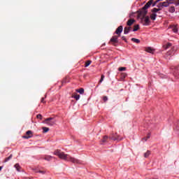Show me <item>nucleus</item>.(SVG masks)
<instances>
[{"label":"nucleus","mask_w":179,"mask_h":179,"mask_svg":"<svg viewBox=\"0 0 179 179\" xmlns=\"http://www.w3.org/2000/svg\"><path fill=\"white\" fill-rule=\"evenodd\" d=\"M54 155L58 156L59 159L66 160V162H71V163H73V164H80V160L73 157H71L69 155L65 154V152L61 151V150H56L54 152Z\"/></svg>","instance_id":"obj_1"},{"label":"nucleus","mask_w":179,"mask_h":179,"mask_svg":"<svg viewBox=\"0 0 179 179\" xmlns=\"http://www.w3.org/2000/svg\"><path fill=\"white\" fill-rule=\"evenodd\" d=\"M141 23H143V26H149V24H150V19L149 18V16L141 17Z\"/></svg>","instance_id":"obj_2"},{"label":"nucleus","mask_w":179,"mask_h":179,"mask_svg":"<svg viewBox=\"0 0 179 179\" xmlns=\"http://www.w3.org/2000/svg\"><path fill=\"white\" fill-rule=\"evenodd\" d=\"M148 8H145V6L143 7L142 10L138 13V17H146L148 15Z\"/></svg>","instance_id":"obj_3"},{"label":"nucleus","mask_w":179,"mask_h":179,"mask_svg":"<svg viewBox=\"0 0 179 179\" xmlns=\"http://www.w3.org/2000/svg\"><path fill=\"white\" fill-rule=\"evenodd\" d=\"M45 124L49 125L50 127H52V125L55 124V120H54L53 117H48L45 120Z\"/></svg>","instance_id":"obj_4"},{"label":"nucleus","mask_w":179,"mask_h":179,"mask_svg":"<svg viewBox=\"0 0 179 179\" xmlns=\"http://www.w3.org/2000/svg\"><path fill=\"white\" fill-rule=\"evenodd\" d=\"M176 52V50H174V48H171V50H169L166 54V59H170V57H173Z\"/></svg>","instance_id":"obj_5"},{"label":"nucleus","mask_w":179,"mask_h":179,"mask_svg":"<svg viewBox=\"0 0 179 179\" xmlns=\"http://www.w3.org/2000/svg\"><path fill=\"white\" fill-rule=\"evenodd\" d=\"M33 137V131L29 130L26 132V136H22L24 139H30V138Z\"/></svg>","instance_id":"obj_6"},{"label":"nucleus","mask_w":179,"mask_h":179,"mask_svg":"<svg viewBox=\"0 0 179 179\" xmlns=\"http://www.w3.org/2000/svg\"><path fill=\"white\" fill-rule=\"evenodd\" d=\"M109 139H111L112 141H121L120 136L114 134H112L109 136Z\"/></svg>","instance_id":"obj_7"},{"label":"nucleus","mask_w":179,"mask_h":179,"mask_svg":"<svg viewBox=\"0 0 179 179\" xmlns=\"http://www.w3.org/2000/svg\"><path fill=\"white\" fill-rule=\"evenodd\" d=\"M118 36H114L110 38V43H112V44L113 45H115V44H117V43H118Z\"/></svg>","instance_id":"obj_8"},{"label":"nucleus","mask_w":179,"mask_h":179,"mask_svg":"<svg viewBox=\"0 0 179 179\" xmlns=\"http://www.w3.org/2000/svg\"><path fill=\"white\" fill-rule=\"evenodd\" d=\"M122 30H124V28L122 25L118 27L115 31V34H117V36L120 37L121 36V33H122Z\"/></svg>","instance_id":"obj_9"},{"label":"nucleus","mask_w":179,"mask_h":179,"mask_svg":"<svg viewBox=\"0 0 179 179\" xmlns=\"http://www.w3.org/2000/svg\"><path fill=\"white\" fill-rule=\"evenodd\" d=\"M155 3H153V0H150L148 3L144 6V9H149L152 5L153 6Z\"/></svg>","instance_id":"obj_10"},{"label":"nucleus","mask_w":179,"mask_h":179,"mask_svg":"<svg viewBox=\"0 0 179 179\" xmlns=\"http://www.w3.org/2000/svg\"><path fill=\"white\" fill-rule=\"evenodd\" d=\"M169 29H171L173 33H178V27L177 25H170Z\"/></svg>","instance_id":"obj_11"},{"label":"nucleus","mask_w":179,"mask_h":179,"mask_svg":"<svg viewBox=\"0 0 179 179\" xmlns=\"http://www.w3.org/2000/svg\"><path fill=\"white\" fill-rule=\"evenodd\" d=\"M172 45H173L171 43H168L163 45V48L164 50H168V48H173Z\"/></svg>","instance_id":"obj_12"},{"label":"nucleus","mask_w":179,"mask_h":179,"mask_svg":"<svg viewBox=\"0 0 179 179\" xmlns=\"http://www.w3.org/2000/svg\"><path fill=\"white\" fill-rule=\"evenodd\" d=\"M146 52H149L150 54H153V52H155V49L150 48V47H148L145 48Z\"/></svg>","instance_id":"obj_13"},{"label":"nucleus","mask_w":179,"mask_h":179,"mask_svg":"<svg viewBox=\"0 0 179 179\" xmlns=\"http://www.w3.org/2000/svg\"><path fill=\"white\" fill-rule=\"evenodd\" d=\"M169 2H170V3H173L174 5H176V6H178L179 5V0H168Z\"/></svg>","instance_id":"obj_14"},{"label":"nucleus","mask_w":179,"mask_h":179,"mask_svg":"<svg viewBox=\"0 0 179 179\" xmlns=\"http://www.w3.org/2000/svg\"><path fill=\"white\" fill-rule=\"evenodd\" d=\"M134 23H135V20L134 19H129L127 21V26H132Z\"/></svg>","instance_id":"obj_15"},{"label":"nucleus","mask_w":179,"mask_h":179,"mask_svg":"<svg viewBox=\"0 0 179 179\" xmlns=\"http://www.w3.org/2000/svg\"><path fill=\"white\" fill-rule=\"evenodd\" d=\"M171 4L170 1H169V0H166V1L162 2V6L164 8H167V6H169V5Z\"/></svg>","instance_id":"obj_16"},{"label":"nucleus","mask_w":179,"mask_h":179,"mask_svg":"<svg viewBox=\"0 0 179 179\" xmlns=\"http://www.w3.org/2000/svg\"><path fill=\"white\" fill-rule=\"evenodd\" d=\"M108 137L107 136H104L102 140L101 141V142H102V143H106L108 142Z\"/></svg>","instance_id":"obj_17"},{"label":"nucleus","mask_w":179,"mask_h":179,"mask_svg":"<svg viewBox=\"0 0 179 179\" xmlns=\"http://www.w3.org/2000/svg\"><path fill=\"white\" fill-rule=\"evenodd\" d=\"M157 17V14L153 13L150 15V18L152 20H156V17Z\"/></svg>","instance_id":"obj_18"},{"label":"nucleus","mask_w":179,"mask_h":179,"mask_svg":"<svg viewBox=\"0 0 179 179\" xmlns=\"http://www.w3.org/2000/svg\"><path fill=\"white\" fill-rule=\"evenodd\" d=\"M72 97H73V99H76V100H79V99H80V95L75 93L72 95Z\"/></svg>","instance_id":"obj_19"},{"label":"nucleus","mask_w":179,"mask_h":179,"mask_svg":"<svg viewBox=\"0 0 179 179\" xmlns=\"http://www.w3.org/2000/svg\"><path fill=\"white\" fill-rule=\"evenodd\" d=\"M159 10H162V8H154L151 12H152V13H157V12H159Z\"/></svg>","instance_id":"obj_20"},{"label":"nucleus","mask_w":179,"mask_h":179,"mask_svg":"<svg viewBox=\"0 0 179 179\" xmlns=\"http://www.w3.org/2000/svg\"><path fill=\"white\" fill-rule=\"evenodd\" d=\"M12 157H13V155L11 154L9 157H6L4 159V163H7V162H9V160H10V159H12Z\"/></svg>","instance_id":"obj_21"},{"label":"nucleus","mask_w":179,"mask_h":179,"mask_svg":"<svg viewBox=\"0 0 179 179\" xmlns=\"http://www.w3.org/2000/svg\"><path fill=\"white\" fill-rule=\"evenodd\" d=\"M76 92L80 93V94H83L85 93V90L83 88H80L79 90H76Z\"/></svg>","instance_id":"obj_22"},{"label":"nucleus","mask_w":179,"mask_h":179,"mask_svg":"<svg viewBox=\"0 0 179 179\" xmlns=\"http://www.w3.org/2000/svg\"><path fill=\"white\" fill-rule=\"evenodd\" d=\"M131 41H133L134 43H136V44H139V43H141V41L139 39H136L135 38H132Z\"/></svg>","instance_id":"obj_23"},{"label":"nucleus","mask_w":179,"mask_h":179,"mask_svg":"<svg viewBox=\"0 0 179 179\" xmlns=\"http://www.w3.org/2000/svg\"><path fill=\"white\" fill-rule=\"evenodd\" d=\"M169 12L171 13H174L176 12V8L174 6H171L170 8H169Z\"/></svg>","instance_id":"obj_24"},{"label":"nucleus","mask_w":179,"mask_h":179,"mask_svg":"<svg viewBox=\"0 0 179 179\" xmlns=\"http://www.w3.org/2000/svg\"><path fill=\"white\" fill-rule=\"evenodd\" d=\"M14 167L16 169L17 171H20V165H19V164H15Z\"/></svg>","instance_id":"obj_25"},{"label":"nucleus","mask_w":179,"mask_h":179,"mask_svg":"<svg viewBox=\"0 0 179 179\" xmlns=\"http://www.w3.org/2000/svg\"><path fill=\"white\" fill-rule=\"evenodd\" d=\"M42 129H43L44 134H47V132H48V131H50V128H48V127H43Z\"/></svg>","instance_id":"obj_26"},{"label":"nucleus","mask_w":179,"mask_h":179,"mask_svg":"<svg viewBox=\"0 0 179 179\" xmlns=\"http://www.w3.org/2000/svg\"><path fill=\"white\" fill-rule=\"evenodd\" d=\"M174 131H177L178 132H179V122L177 123L176 125H175V127L173 128Z\"/></svg>","instance_id":"obj_27"},{"label":"nucleus","mask_w":179,"mask_h":179,"mask_svg":"<svg viewBox=\"0 0 179 179\" xmlns=\"http://www.w3.org/2000/svg\"><path fill=\"white\" fill-rule=\"evenodd\" d=\"M45 160H47L48 162H50V160H51L52 159V157L50 156V155H46L45 156L44 158Z\"/></svg>","instance_id":"obj_28"},{"label":"nucleus","mask_w":179,"mask_h":179,"mask_svg":"<svg viewBox=\"0 0 179 179\" xmlns=\"http://www.w3.org/2000/svg\"><path fill=\"white\" fill-rule=\"evenodd\" d=\"M139 30V24H136L134 26V28L133 29V31H138Z\"/></svg>","instance_id":"obj_29"},{"label":"nucleus","mask_w":179,"mask_h":179,"mask_svg":"<svg viewBox=\"0 0 179 179\" xmlns=\"http://www.w3.org/2000/svg\"><path fill=\"white\" fill-rule=\"evenodd\" d=\"M90 64H92V61L91 60H87L85 62V68H87V66H89V65H90Z\"/></svg>","instance_id":"obj_30"},{"label":"nucleus","mask_w":179,"mask_h":179,"mask_svg":"<svg viewBox=\"0 0 179 179\" xmlns=\"http://www.w3.org/2000/svg\"><path fill=\"white\" fill-rule=\"evenodd\" d=\"M148 156H150V150H148L145 153H144V157L148 158Z\"/></svg>","instance_id":"obj_31"},{"label":"nucleus","mask_w":179,"mask_h":179,"mask_svg":"<svg viewBox=\"0 0 179 179\" xmlns=\"http://www.w3.org/2000/svg\"><path fill=\"white\" fill-rule=\"evenodd\" d=\"M129 29H127V27H124V34H128V33H129Z\"/></svg>","instance_id":"obj_32"},{"label":"nucleus","mask_w":179,"mask_h":179,"mask_svg":"<svg viewBox=\"0 0 179 179\" xmlns=\"http://www.w3.org/2000/svg\"><path fill=\"white\" fill-rule=\"evenodd\" d=\"M118 71H120V72H122V71H127V68L126 67H120L118 69Z\"/></svg>","instance_id":"obj_33"},{"label":"nucleus","mask_w":179,"mask_h":179,"mask_svg":"<svg viewBox=\"0 0 179 179\" xmlns=\"http://www.w3.org/2000/svg\"><path fill=\"white\" fill-rule=\"evenodd\" d=\"M103 80H104V75H101V79H100L99 83H101V82H103Z\"/></svg>","instance_id":"obj_34"},{"label":"nucleus","mask_w":179,"mask_h":179,"mask_svg":"<svg viewBox=\"0 0 179 179\" xmlns=\"http://www.w3.org/2000/svg\"><path fill=\"white\" fill-rule=\"evenodd\" d=\"M149 138H150V134H148L147 137L143 138V141H145L146 142V141H148Z\"/></svg>","instance_id":"obj_35"},{"label":"nucleus","mask_w":179,"mask_h":179,"mask_svg":"<svg viewBox=\"0 0 179 179\" xmlns=\"http://www.w3.org/2000/svg\"><path fill=\"white\" fill-rule=\"evenodd\" d=\"M157 8H159V9H160V8H164V7H163V3H159L157 5Z\"/></svg>","instance_id":"obj_36"},{"label":"nucleus","mask_w":179,"mask_h":179,"mask_svg":"<svg viewBox=\"0 0 179 179\" xmlns=\"http://www.w3.org/2000/svg\"><path fill=\"white\" fill-rule=\"evenodd\" d=\"M36 173H40L41 174H45V171H36Z\"/></svg>","instance_id":"obj_37"},{"label":"nucleus","mask_w":179,"mask_h":179,"mask_svg":"<svg viewBox=\"0 0 179 179\" xmlns=\"http://www.w3.org/2000/svg\"><path fill=\"white\" fill-rule=\"evenodd\" d=\"M36 118L39 119V120H42L43 116L41 114H38L36 115Z\"/></svg>","instance_id":"obj_38"},{"label":"nucleus","mask_w":179,"mask_h":179,"mask_svg":"<svg viewBox=\"0 0 179 179\" xmlns=\"http://www.w3.org/2000/svg\"><path fill=\"white\" fill-rule=\"evenodd\" d=\"M157 2H160V0H156L154 3L152 4V6H156V4L157 3Z\"/></svg>","instance_id":"obj_39"},{"label":"nucleus","mask_w":179,"mask_h":179,"mask_svg":"<svg viewBox=\"0 0 179 179\" xmlns=\"http://www.w3.org/2000/svg\"><path fill=\"white\" fill-rule=\"evenodd\" d=\"M122 78H123L124 79H125V78H127V73H122Z\"/></svg>","instance_id":"obj_40"},{"label":"nucleus","mask_w":179,"mask_h":179,"mask_svg":"<svg viewBox=\"0 0 179 179\" xmlns=\"http://www.w3.org/2000/svg\"><path fill=\"white\" fill-rule=\"evenodd\" d=\"M103 101H107V100H108V98L107 96H104L103 97Z\"/></svg>","instance_id":"obj_41"},{"label":"nucleus","mask_w":179,"mask_h":179,"mask_svg":"<svg viewBox=\"0 0 179 179\" xmlns=\"http://www.w3.org/2000/svg\"><path fill=\"white\" fill-rule=\"evenodd\" d=\"M66 78H64L63 80H62V85H64V83H66L68 81L66 80Z\"/></svg>","instance_id":"obj_42"},{"label":"nucleus","mask_w":179,"mask_h":179,"mask_svg":"<svg viewBox=\"0 0 179 179\" xmlns=\"http://www.w3.org/2000/svg\"><path fill=\"white\" fill-rule=\"evenodd\" d=\"M122 40H123L124 41H127V38H125V36H122Z\"/></svg>","instance_id":"obj_43"},{"label":"nucleus","mask_w":179,"mask_h":179,"mask_svg":"<svg viewBox=\"0 0 179 179\" xmlns=\"http://www.w3.org/2000/svg\"><path fill=\"white\" fill-rule=\"evenodd\" d=\"M44 99H45V98H42V99H41V103H45V101H44Z\"/></svg>","instance_id":"obj_44"},{"label":"nucleus","mask_w":179,"mask_h":179,"mask_svg":"<svg viewBox=\"0 0 179 179\" xmlns=\"http://www.w3.org/2000/svg\"><path fill=\"white\" fill-rule=\"evenodd\" d=\"M127 29H129V31H131V27H127Z\"/></svg>","instance_id":"obj_45"},{"label":"nucleus","mask_w":179,"mask_h":179,"mask_svg":"<svg viewBox=\"0 0 179 179\" xmlns=\"http://www.w3.org/2000/svg\"><path fill=\"white\" fill-rule=\"evenodd\" d=\"M1 170H2V166H0V171H1Z\"/></svg>","instance_id":"obj_46"},{"label":"nucleus","mask_w":179,"mask_h":179,"mask_svg":"<svg viewBox=\"0 0 179 179\" xmlns=\"http://www.w3.org/2000/svg\"><path fill=\"white\" fill-rule=\"evenodd\" d=\"M175 69L177 70V67H175Z\"/></svg>","instance_id":"obj_47"},{"label":"nucleus","mask_w":179,"mask_h":179,"mask_svg":"<svg viewBox=\"0 0 179 179\" xmlns=\"http://www.w3.org/2000/svg\"><path fill=\"white\" fill-rule=\"evenodd\" d=\"M160 1H163V0H159Z\"/></svg>","instance_id":"obj_48"}]
</instances>
